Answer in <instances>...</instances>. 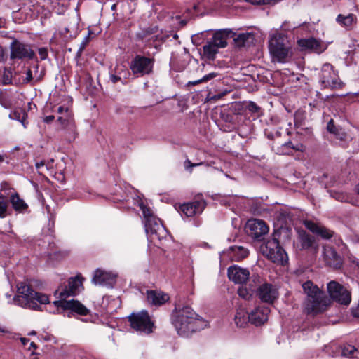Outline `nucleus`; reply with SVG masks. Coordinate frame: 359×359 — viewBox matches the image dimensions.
Instances as JSON below:
<instances>
[{
    "label": "nucleus",
    "mask_w": 359,
    "mask_h": 359,
    "mask_svg": "<svg viewBox=\"0 0 359 359\" xmlns=\"http://www.w3.org/2000/svg\"><path fill=\"white\" fill-rule=\"evenodd\" d=\"M83 278L81 275L71 277L68 279L67 283L61 285L55 292V295L60 298V300L55 301L54 305L63 310H69L81 316H86L90 311L80 302L74 299L66 300L67 298L77 295L83 289Z\"/></svg>",
    "instance_id": "nucleus-1"
},
{
    "label": "nucleus",
    "mask_w": 359,
    "mask_h": 359,
    "mask_svg": "<svg viewBox=\"0 0 359 359\" xmlns=\"http://www.w3.org/2000/svg\"><path fill=\"white\" fill-rule=\"evenodd\" d=\"M172 323L177 334L185 337L206 326L203 318L188 306L175 309L172 313Z\"/></svg>",
    "instance_id": "nucleus-2"
},
{
    "label": "nucleus",
    "mask_w": 359,
    "mask_h": 359,
    "mask_svg": "<svg viewBox=\"0 0 359 359\" xmlns=\"http://www.w3.org/2000/svg\"><path fill=\"white\" fill-rule=\"evenodd\" d=\"M302 288L306 299L304 302V310L307 314L316 316L327 310L330 299L311 280L302 284Z\"/></svg>",
    "instance_id": "nucleus-3"
},
{
    "label": "nucleus",
    "mask_w": 359,
    "mask_h": 359,
    "mask_svg": "<svg viewBox=\"0 0 359 359\" xmlns=\"http://www.w3.org/2000/svg\"><path fill=\"white\" fill-rule=\"evenodd\" d=\"M18 294L13 301L15 304L32 310H39L41 304L49 303V297L45 294L35 292L26 282H20L17 284Z\"/></svg>",
    "instance_id": "nucleus-4"
},
{
    "label": "nucleus",
    "mask_w": 359,
    "mask_h": 359,
    "mask_svg": "<svg viewBox=\"0 0 359 359\" xmlns=\"http://www.w3.org/2000/svg\"><path fill=\"white\" fill-rule=\"evenodd\" d=\"M269 48L273 60L278 62H286L292 55L289 40L282 34H275L271 36Z\"/></svg>",
    "instance_id": "nucleus-5"
},
{
    "label": "nucleus",
    "mask_w": 359,
    "mask_h": 359,
    "mask_svg": "<svg viewBox=\"0 0 359 359\" xmlns=\"http://www.w3.org/2000/svg\"><path fill=\"white\" fill-rule=\"evenodd\" d=\"M260 250L264 257L277 265L283 266L288 262L287 254L275 238L263 243Z\"/></svg>",
    "instance_id": "nucleus-6"
},
{
    "label": "nucleus",
    "mask_w": 359,
    "mask_h": 359,
    "mask_svg": "<svg viewBox=\"0 0 359 359\" xmlns=\"http://www.w3.org/2000/svg\"><path fill=\"white\" fill-rule=\"evenodd\" d=\"M128 320L133 329L137 332L150 334L154 327V323L146 311L133 313L128 316Z\"/></svg>",
    "instance_id": "nucleus-7"
},
{
    "label": "nucleus",
    "mask_w": 359,
    "mask_h": 359,
    "mask_svg": "<svg viewBox=\"0 0 359 359\" xmlns=\"http://www.w3.org/2000/svg\"><path fill=\"white\" fill-rule=\"evenodd\" d=\"M154 65V59L137 55L130 62V69L136 76H143L152 72Z\"/></svg>",
    "instance_id": "nucleus-8"
},
{
    "label": "nucleus",
    "mask_w": 359,
    "mask_h": 359,
    "mask_svg": "<svg viewBox=\"0 0 359 359\" xmlns=\"http://www.w3.org/2000/svg\"><path fill=\"white\" fill-rule=\"evenodd\" d=\"M320 82L325 88H337L341 87V82L337 73L334 70L331 64H324L321 68Z\"/></svg>",
    "instance_id": "nucleus-9"
},
{
    "label": "nucleus",
    "mask_w": 359,
    "mask_h": 359,
    "mask_svg": "<svg viewBox=\"0 0 359 359\" xmlns=\"http://www.w3.org/2000/svg\"><path fill=\"white\" fill-rule=\"evenodd\" d=\"M11 59L15 60H32L34 57L35 53L31 46L15 39L11 43Z\"/></svg>",
    "instance_id": "nucleus-10"
},
{
    "label": "nucleus",
    "mask_w": 359,
    "mask_h": 359,
    "mask_svg": "<svg viewBox=\"0 0 359 359\" xmlns=\"http://www.w3.org/2000/svg\"><path fill=\"white\" fill-rule=\"evenodd\" d=\"M327 290L332 299L341 304L348 305L351 300V292L336 281L327 284Z\"/></svg>",
    "instance_id": "nucleus-11"
},
{
    "label": "nucleus",
    "mask_w": 359,
    "mask_h": 359,
    "mask_svg": "<svg viewBox=\"0 0 359 359\" xmlns=\"http://www.w3.org/2000/svg\"><path fill=\"white\" fill-rule=\"evenodd\" d=\"M144 229L147 235L151 241L160 240L161 237L166 235V230L161 219L156 216L148 221H144Z\"/></svg>",
    "instance_id": "nucleus-12"
},
{
    "label": "nucleus",
    "mask_w": 359,
    "mask_h": 359,
    "mask_svg": "<svg viewBox=\"0 0 359 359\" xmlns=\"http://www.w3.org/2000/svg\"><path fill=\"white\" fill-rule=\"evenodd\" d=\"M256 294L262 302L273 304L278 297V292L272 284L264 283L257 289Z\"/></svg>",
    "instance_id": "nucleus-13"
},
{
    "label": "nucleus",
    "mask_w": 359,
    "mask_h": 359,
    "mask_svg": "<svg viewBox=\"0 0 359 359\" xmlns=\"http://www.w3.org/2000/svg\"><path fill=\"white\" fill-rule=\"evenodd\" d=\"M57 112L61 115L58 117L57 121L62 126L63 128L66 129L71 134L72 137L74 139L76 137V126L69 111V109L64 106H60L57 107Z\"/></svg>",
    "instance_id": "nucleus-14"
},
{
    "label": "nucleus",
    "mask_w": 359,
    "mask_h": 359,
    "mask_svg": "<svg viewBox=\"0 0 359 359\" xmlns=\"http://www.w3.org/2000/svg\"><path fill=\"white\" fill-rule=\"evenodd\" d=\"M297 44L302 50H308L318 54L322 53L327 48L325 43L313 37L301 39L297 41Z\"/></svg>",
    "instance_id": "nucleus-15"
},
{
    "label": "nucleus",
    "mask_w": 359,
    "mask_h": 359,
    "mask_svg": "<svg viewBox=\"0 0 359 359\" xmlns=\"http://www.w3.org/2000/svg\"><path fill=\"white\" fill-rule=\"evenodd\" d=\"M247 226L250 236L257 240L261 239L263 236L266 234L269 229L265 222L258 219L248 220Z\"/></svg>",
    "instance_id": "nucleus-16"
},
{
    "label": "nucleus",
    "mask_w": 359,
    "mask_h": 359,
    "mask_svg": "<svg viewBox=\"0 0 359 359\" xmlns=\"http://www.w3.org/2000/svg\"><path fill=\"white\" fill-rule=\"evenodd\" d=\"M297 245L300 250H311L316 252L318 249V244L314 236L304 231L298 235Z\"/></svg>",
    "instance_id": "nucleus-17"
},
{
    "label": "nucleus",
    "mask_w": 359,
    "mask_h": 359,
    "mask_svg": "<svg viewBox=\"0 0 359 359\" xmlns=\"http://www.w3.org/2000/svg\"><path fill=\"white\" fill-rule=\"evenodd\" d=\"M227 275L229 280L234 283L243 285L249 279L250 271L247 269L234 265L228 268Z\"/></svg>",
    "instance_id": "nucleus-18"
},
{
    "label": "nucleus",
    "mask_w": 359,
    "mask_h": 359,
    "mask_svg": "<svg viewBox=\"0 0 359 359\" xmlns=\"http://www.w3.org/2000/svg\"><path fill=\"white\" fill-rule=\"evenodd\" d=\"M305 227L313 233L319 236L323 239H330L334 236V232L325 226L315 223L311 220L304 222Z\"/></svg>",
    "instance_id": "nucleus-19"
},
{
    "label": "nucleus",
    "mask_w": 359,
    "mask_h": 359,
    "mask_svg": "<svg viewBox=\"0 0 359 359\" xmlns=\"http://www.w3.org/2000/svg\"><path fill=\"white\" fill-rule=\"evenodd\" d=\"M116 278V276L111 272L97 269L94 272L92 282L95 285L111 287L115 283Z\"/></svg>",
    "instance_id": "nucleus-20"
},
{
    "label": "nucleus",
    "mask_w": 359,
    "mask_h": 359,
    "mask_svg": "<svg viewBox=\"0 0 359 359\" xmlns=\"http://www.w3.org/2000/svg\"><path fill=\"white\" fill-rule=\"evenodd\" d=\"M269 312L267 306L257 307L248 314V321L256 326L261 325L268 320Z\"/></svg>",
    "instance_id": "nucleus-21"
},
{
    "label": "nucleus",
    "mask_w": 359,
    "mask_h": 359,
    "mask_svg": "<svg viewBox=\"0 0 359 359\" xmlns=\"http://www.w3.org/2000/svg\"><path fill=\"white\" fill-rule=\"evenodd\" d=\"M323 259L327 266L334 269H339L342 266L341 257L332 247L323 248Z\"/></svg>",
    "instance_id": "nucleus-22"
},
{
    "label": "nucleus",
    "mask_w": 359,
    "mask_h": 359,
    "mask_svg": "<svg viewBox=\"0 0 359 359\" xmlns=\"http://www.w3.org/2000/svg\"><path fill=\"white\" fill-rule=\"evenodd\" d=\"M205 207V202L203 200L195 201L184 203L180 207V211L187 217H193L196 214L201 213Z\"/></svg>",
    "instance_id": "nucleus-23"
},
{
    "label": "nucleus",
    "mask_w": 359,
    "mask_h": 359,
    "mask_svg": "<svg viewBox=\"0 0 359 359\" xmlns=\"http://www.w3.org/2000/svg\"><path fill=\"white\" fill-rule=\"evenodd\" d=\"M231 29H224L216 32L210 41L218 48H223L227 46V39L233 36Z\"/></svg>",
    "instance_id": "nucleus-24"
},
{
    "label": "nucleus",
    "mask_w": 359,
    "mask_h": 359,
    "mask_svg": "<svg viewBox=\"0 0 359 359\" xmlns=\"http://www.w3.org/2000/svg\"><path fill=\"white\" fill-rule=\"evenodd\" d=\"M76 30V25L67 26L62 28L58 32L54 34L52 40L55 41L56 43H65L71 39L73 37V34Z\"/></svg>",
    "instance_id": "nucleus-25"
},
{
    "label": "nucleus",
    "mask_w": 359,
    "mask_h": 359,
    "mask_svg": "<svg viewBox=\"0 0 359 359\" xmlns=\"http://www.w3.org/2000/svg\"><path fill=\"white\" fill-rule=\"evenodd\" d=\"M229 257L235 262H239L248 255V250L242 246L233 245L227 250Z\"/></svg>",
    "instance_id": "nucleus-26"
},
{
    "label": "nucleus",
    "mask_w": 359,
    "mask_h": 359,
    "mask_svg": "<svg viewBox=\"0 0 359 359\" xmlns=\"http://www.w3.org/2000/svg\"><path fill=\"white\" fill-rule=\"evenodd\" d=\"M147 294V301L151 305L160 306L168 300V296L163 292H156L155 290H148Z\"/></svg>",
    "instance_id": "nucleus-27"
},
{
    "label": "nucleus",
    "mask_w": 359,
    "mask_h": 359,
    "mask_svg": "<svg viewBox=\"0 0 359 359\" xmlns=\"http://www.w3.org/2000/svg\"><path fill=\"white\" fill-rule=\"evenodd\" d=\"M235 45L237 47L250 46L254 44L255 38V34L251 32L241 33L234 38Z\"/></svg>",
    "instance_id": "nucleus-28"
},
{
    "label": "nucleus",
    "mask_w": 359,
    "mask_h": 359,
    "mask_svg": "<svg viewBox=\"0 0 359 359\" xmlns=\"http://www.w3.org/2000/svg\"><path fill=\"white\" fill-rule=\"evenodd\" d=\"M327 130L330 133L333 134L337 138L341 140L346 139V133L341 128L334 125L333 119H330L327 122Z\"/></svg>",
    "instance_id": "nucleus-29"
},
{
    "label": "nucleus",
    "mask_w": 359,
    "mask_h": 359,
    "mask_svg": "<svg viewBox=\"0 0 359 359\" xmlns=\"http://www.w3.org/2000/svg\"><path fill=\"white\" fill-rule=\"evenodd\" d=\"M218 50L219 48L211 41H208L203 47V55L210 60H215Z\"/></svg>",
    "instance_id": "nucleus-30"
},
{
    "label": "nucleus",
    "mask_w": 359,
    "mask_h": 359,
    "mask_svg": "<svg viewBox=\"0 0 359 359\" xmlns=\"http://www.w3.org/2000/svg\"><path fill=\"white\" fill-rule=\"evenodd\" d=\"M11 203L13 209L16 211H24L27 209V205L25 201L21 199L17 193H15L11 196Z\"/></svg>",
    "instance_id": "nucleus-31"
},
{
    "label": "nucleus",
    "mask_w": 359,
    "mask_h": 359,
    "mask_svg": "<svg viewBox=\"0 0 359 359\" xmlns=\"http://www.w3.org/2000/svg\"><path fill=\"white\" fill-rule=\"evenodd\" d=\"M27 116L26 111L22 108L15 109L13 113L10 115L11 118L20 121L24 128H26L28 124V121H27Z\"/></svg>",
    "instance_id": "nucleus-32"
},
{
    "label": "nucleus",
    "mask_w": 359,
    "mask_h": 359,
    "mask_svg": "<svg viewBox=\"0 0 359 359\" xmlns=\"http://www.w3.org/2000/svg\"><path fill=\"white\" fill-rule=\"evenodd\" d=\"M248 314L249 313L243 309H239L237 311L235 315V322L237 326L241 327L247 323L248 321Z\"/></svg>",
    "instance_id": "nucleus-33"
},
{
    "label": "nucleus",
    "mask_w": 359,
    "mask_h": 359,
    "mask_svg": "<svg viewBox=\"0 0 359 359\" xmlns=\"http://www.w3.org/2000/svg\"><path fill=\"white\" fill-rule=\"evenodd\" d=\"M8 203L6 197L0 194V218H5L8 215Z\"/></svg>",
    "instance_id": "nucleus-34"
},
{
    "label": "nucleus",
    "mask_w": 359,
    "mask_h": 359,
    "mask_svg": "<svg viewBox=\"0 0 359 359\" xmlns=\"http://www.w3.org/2000/svg\"><path fill=\"white\" fill-rule=\"evenodd\" d=\"M354 19V15L353 14H349L347 16H344L341 14H339L337 18V20L339 23L342 24L345 27H349L352 25Z\"/></svg>",
    "instance_id": "nucleus-35"
},
{
    "label": "nucleus",
    "mask_w": 359,
    "mask_h": 359,
    "mask_svg": "<svg viewBox=\"0 0 359 359\" xmlns=\"http://www.w3.org/2000/svg\"><path fill=\"white\" fill-rule=\"evenodd\" d=\"M358 351L353 346L347 344L341 348V355L345 357H354L355 353Z\"/></svg>",
    "instance_id": "nucleus-36"
},
{
    "label": "nucleus",
    "mask_w": 359,
    "mask_h": 359,
    "mask_svg": "<svg viewBox=\"0 0 359 359\" xmlns=\"http://www.w3.org/2000/svg\"><path fill=\"white\" fill-rule=\"evenodd\" d=\"M140 208L142 211L144 221H148L151 218H153L155 217L153 215V213L151 212V210H150L149 208H147V206L142 205H140Z\"/></svg>",
    "instance_id": "nucleus-37"
},
{
    "label": "nucleus",
    "mask_w": 359,
    "mask_h": 359,
    "mask_svg": "<svg viewBox=\"0 0 359 359\" xmlns=\"http://www.w3.org/2000/svg\"><path fill=\"white\" fill-rule=\"evenodd\" d=\"M0 104L5 109H9L11 107V102L8 97L0 92Z\"/></svg>",
    "instance_id": "nucleus-38"
},
{
    "label": "nucleus",
    "mask_w": 359,
    "mask_h": 359,
    "mask_svg": "<svg viewBox=\"0 0 359 359\" xmlns=\"http://www.w3.org/2000/svg\"><path fill=\"white\" fill-rule=\"evenodd\" d=\"M246 2L254 5L271 4L280 1V0H245Z\"/></svg>",
    "instance_id": "nucleus-39"
},
{
    "label": "nucleus",
    "mask_w": 359,
    "mask_h": 359,
    "mask_svg": "<svg viewBox=\"0 0 359 359\" xmlns=\"http://www.w3.org/2000/svg\"><path fill=\"white\" fill-rule=\"evenodd\" d=\"M304 24H306V22H304V23L299 24V25H294L293 26H290V22H285L283 23L281 27H282L283 29H284L285 31H289V30H291V29H295L297 27H301Z\"/></svg>",
    "instance_id": "nucleus-40"
},
{
    "label": "nucleus",
    "mask_w": 359,
    "mask_h": 359,
    "mask_svg": "<svg viewBox=\"0 0 359 359\" xmlns=\"http://www.w3.org/2000/svg\"><path fill=\"white\" fill-rule=\"evenodd\" d=\"M238 294L243 299H248L250 296L249 291L243 287H241L238 289Z\"/></svg>",
    "instance_id": "nucleus-41"
},
{
    "label": "nucleus",
    "mask_w": 359,
    "mask_h": 359,
    "mask_svg": "<svg viewBox=\"0 0 359 359\" xmlns=\"http://www.w3.org/2000/svg\"><path fill=\"white\" fill-rule=\"evenodd\" d=\"M12 79H11V75L10 72H4L2 77V83L4 85H8L11 83Z\"/></svg>",
    "instance_id": "nucleus-42"
},
{
    "label": "nucleus",
    "mask_w": 359,
    "mask_h": 359,
    "mask_svg": "<svg viewBox=\"0 0 359 359\" xmlns=\"http://www.w3.org/2000/svg\"><path fill=\"white\" fill-rule=\"evenodd\" d=\"M33 80H34V79H33L32 70L27 69V71L26 72V78L23 79L22 83L24 84H27V83H29L33 81Z\"/></svg>",
    "instance_id": "nucleus-43"
},
{
    "label": "nucleus",
    "mask_w": 359,
    "mask_h": 359,
    "mask_svg": "<svg viewBox=\"0 0 359 359\" xmlns=\"http://www.w3.org/2000/svg\"><path fill=\"white\" fill-rule=\"evenodd\" d=\"M39 55L41 60H44L48 57V50L46 48H39Z\"/></svg>",
    "instance_id": "nucleus-44"
},
{
    "label": "nucleus",
    "mask_w": 359,
    "mask_h": 359,
    "mask_svg": "<svg viewBox=\"0 0 359 359\" xmlns=\"http://www.w3.org/2000/svg\"><path fill=\"white\" fill-rule=\"evenodd\" d=\"M248 109L251 112L256 113L260 110V107L256 103L250 102L248 104Z\"/></svg>",
    "instance_id": "nucleus-45"
},
{
    "label": "nucleus",
    "mask_w": 359,
    "mask_h": 359,
    "mask_svg": "<svg viewBox=\"0 0 359 359\" xmlns=\"http://www.w3.org/2000/svg\"><path fill=\"white\" fill-rule=\"evenodd\" d=\"M229 92L227 90L222 91L221 93H218L213 96H212L210 100H218L222 98L224 95H226Z\"/></svg>",
    "instance_id": "nucleus-46"
},
{
    "label": "nucleus",
    "mask_w": 359,
    "mask_h": 359,
    "mask_svg": "<svg viewBox=\"0 0 359 359\" xmlns=\"http://www.w3.org/2000/svg\"><path fill=\"white\" fill-rule=\"evenodd\" d=\"M7 60L6 50L0 46V62H4Z\"/></svg>",
    "instance_id": "nucleus-47"
},
{
    "label": "nucleus",
    "mask_w": 359,
    "mask_h": 359,
    "mask_svg": "<svg viewBox=\"0 0 359 359\" xmlns=\"http://www.w3.org/2000/svg\"><path fill=\"white\" fill-rule=\"evenodd\" d=\"M90 34H91V32L89 31L88 36L84 38L83 41L80 44L79 48H81V50H84L86 46V45L88 43V42L90 41L89 38H90Z\"/></svg>",
    "instance_id": "nucleus-48"
},
{
    "label": "nucleus",
    "mask_w": 359,
    "mask_h": 359,
    "mask_svg": "<svg viewBox=\"0 0 359 359\" xmlns=\"http://www.w3.org/2000/svg\"><path fill=\"white\" fill-rule=\"evenodd\" d=\"M217 76V73L212 72V73H210L208 74L205 75L202 78V81H203V82H205V81H209L210 79H212L215 78Z\"/></svg>",
    "instance_id": "nucleus-49"
},
{
    "label": "nucleus",
    "mask_w": 359,
    "mask_h": 359,
    "mask_svg": "<svg viewBox=\"0 0 359 359\" xmlns=\"http://www.w3.org/2000/svg\"><path fill=\"white\" fill-rule=\"evenodd\" d=\"M184 168L187 170L189 171V172H192V162L189 159H187L184 161Z\"/></svg>",
    "instance_id": "nucleus-50"
},
{
    "label": "nucleus",
    "mask_w": 359,
    "mask_h": 359,
    "mask_svg": "<svg viewBox=\"0 0 359 359\" xmlns=\"http://www.w3.org/2000/svg\"><path fill=\"white\" fill-rule=\"evenodd\" d=\"M110 80L113 83H116V82L121 80V77L114 74H111L110 75Z\"/></svg>",
    "instance_id": "nucleus-51"
},
{
    "label": "nucleus",
    "mask_w": 359,
    "mask_h": 359,
    "mask_svg": "<svg viewBox=\"0 0 359 359\" xmlns=\"http://www.w3.org/2000/svg\"><path fill=\"white\" fill-rule=\"evenodd\" d=\"M55 119V116L53 115L47 116L44 118V122L46 123H51Z\"/></svg>",
    "instance_id": "nucleus-52"
},
{
    "label": "nucleus",
    "mask_w": 359,
    "mask_h": 359,
    "mask_svg": "<svg viewBox=\"0 0 359 359\" xmlns=\"http://www.w3.org/2000/svg\"><path fill=\"white\" fill-rule=\"evenodd\" d=\"M46 165L44 161H41L40 162H36L35 166L37 170H40Z\"/></svg>",
    "instance_id": "nucleus-53"
},
{
    "label": "nucleus",
    "mask_w": 359,
    "mask_h": 359,
    "mask_svg": "<svg viewBox=\"0 0 359 359\" xmlns=\"http://www.w3.org/2000/svg\"><path fill=\"white\" fill-rule=\"evenodd\" d=\"M303 147L302 144H297L296 146H291V148L296 151H302V148Z\"/></svg>",
    "instance_id": "nucleus-54"
},
{
    "label": "nucleus",
    "mask_w": 359,
    "mask_h": 359,
    "mask_svg": "<svg viewBox=\"0 0 359 359\" xmlns=\"http://www.w3.org/2000/svg\"><path fill=\"white\" fill-rule=\"evenodd\" d=\"M203 81H202V79H199V80H197V81H189V85H191V86H195L198 83H202Z\"/></svg>",
    "instance_id": "nucleus-55"
},
{
    "label": "nucleus",
    "mask_w": 359,
    "mask_h": 359,
    "mask_svg": "<svg viewBox=\"0 0 359 359\" xmlns=\"http://www.w3.org/2000/svg\"><path fill=\"white\" fill-rule=\"evenodd\" d=\"M20 341H21L22 344L24 346H25L29 341V339H28L27 338H21Z\"/></svg>",
    "instance_id": "nucleus-56"
},
{
    "label": "nucleus",
    "mask_w": 359,
    "mask_h": 359,
    "mask_svg": "<svg viewBox=\"0 0 359 359\" xmlns=\"http://www.w3.org/2000/svg\"><path fill=\"white\" fill-rule=\"evenodd\" d=\"M83 51V50H81V48H79V50H78V51L76 53V58H79L81 57Z\"/></svg>",
    "instance_id": "nucleus-57"
},
{
    "label": "nucleus",
    "mask_w": 359,
    "mask_h": 359,
    "mask_svg": "<svg viewBox=\"0 0 359 359\" xmlns=\"http://www.w3.org/2000/svg\"><path fill=\"white\" fill-rule=\"evenodd\" d=\"M291 146H294L293 144L289 141L287 142H285L284 144H283V147H289V148H291Z\"/></svg>",
    "instance_id": "nucleus-58"
},
{
    "label": "nucleus",
    "mask_w": 359,
    "mask_h": 359,
    "mask_svg": "<svg viewBox=\"0 0 359 359\" xmlns=\"http://www.w3.org/2000/svg\"><path fill=\"white\" fill-rule=\"evenodd\" d=\"M203 162L198 163H192V168H194V167H196V166H198V165H203Z\"/></svg>",
    "instance_id": "nucleus-59"
},
{
    "label": "nucleus",
    "mask_w": 359,
    "mask_h": 359,
    "mask_svg": "<svg viewBox=\"0 0 359 359\" xmlns=\"http://www.w3.org/2000/svg\"><path fill=\"white\" fill-rule=\"evenodd\" d=\"M30 347H32L34 349H36L37 348V346H36V344L34 342H31Z\"/></svg>",
    "instance_id": "nucleus-60"
},
{
    "label": "nucleus",
    "mask_w": 359,
    "mask_h": 359,
    "mask_svg": "<svg viewBox=\"0 0 359 359\" xmlns=\"http://www.w3.org/2000/svg\"><path fill=\"white\" fill-rule=\"evenodd\" d=\"M5 21L2 19H0V28L3 27L4 26Z\"/></svg>",
    "instance_id": "nucleus-61"
},
{
    "label": "nucleus",
    "mask_w": 359,
    "mask_h": 359,
    "mask_svg": "<svg viewBox=\"0 0 359 359\" xmlns=\"http://www.w3.org/2000/svg\"><path fill=\"white\" fill-rule=\"evenodd\" d=\"M111 10L112 11H115L116 8V4H114L112 6H111Z\"/></svg>",
    "instance_id": "nucleus-62"
},
{
    "label": "nucleus",
    "mask_w": 359,
    "mask_h": 359,
    "mask_svg": "<svg viewBox=\"0 0 359 359\" xmlns=\"http://www.w3.org/2000/svg\"><path fill=\"white\" fill-rule=\"evenodd\" d=\"M43 76H39L35 81H34V83L36 82H39V81H41V78H42Z\"/></svg>",
    "instance_id": "nucleus-63"
},
{
    "label": "nucleus",
    "mask_w": 359,
    "mask_h": 359,
    "mask_svg": "<svg viewBox=\"0 0 359 359\" xmlns=\"http://www.w3.org/2000/svg\"><path fill=\"white\" fill-rule=\"evenodd\" d=\"M4 161V156L0 154V163Z\"/></svg>",
    "instance_id": "nucleus-64"
}]
</instances>
